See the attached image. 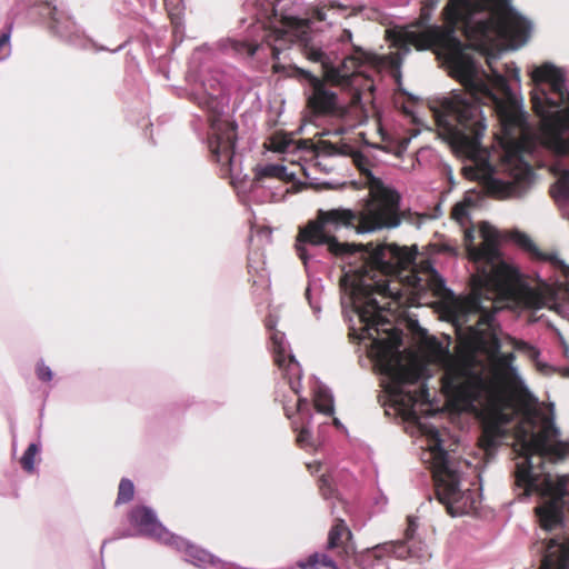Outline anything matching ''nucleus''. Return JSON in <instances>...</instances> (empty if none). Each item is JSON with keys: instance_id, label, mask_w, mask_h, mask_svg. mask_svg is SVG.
<instances>
[{"instance_id": "29", "label": "nucleus", "mask_w": 569, "mask_h": 569, "mask_svg": "<svg viewBox=\"0 0 569 569\" xmlns=\"http://www.w3.org/2000/svg\"><path fill=\"white\" fill-rule=\"evenodd\" d=\"M315 16H316V18H317V20H318V21H323V20H326V13H325V11H323V9H322V8H321V9H316V10H315Z\"/></svg>"}, {"instance_id": "6", "label": "nucleus", "mask_w": 569, "mask_h": 569, "mask_svg": "<svg viewBox=\"0 0 569 569\" xmlns=\"http://www.w3.org/2000/svg\"><path fill=\"white\" fill-rule=\"evenodd\" d=\"M438 0H431L430 3H426L421 8L419 19L405 27L403 29L395 32L392 36V46L397 49L396 52H391L388 57L389 64L392 70L397 71L403 57L410 51V47H415L417 50L433 49L438 59L442 61L449 71V74H459L462 79L470 81L472 77L476 79L483 78L480 71L475 69V66L468 60L465 54V44L460 40L458 32L470 39L483 40L486 37H501L505 33V24L510 19H503L501 23L493 17H483L485 23L488 26V30H485L481 34H477L476 21H470V28L465 26L462 21H451L446 14L447 6L443 9L445 27L437 24H429L431 13L437 7ZM470 20H473L472 18Z\"/></svg>"}, {"instance_id": "2", "label": "nucleus", "mask_w": 569, "mask_h": 569, "mask_svg": "<svg viewBox=\"0 0 569 569\" xmlns=\"http://www.w3.org/2000/svg\"><path fill=\"white\" fill-rule=\"evenodd\" d=\"M475 208L473 196L466 194L451 210V218L463 231L466 252L475 267L470 277L471 292L455 302L453 315L456 322L470 331L475 346L487 349L490 365L457 360L448 350H441L439 358L445 367L443 393L457 410L472 412L486 421L479 446L490 457L505 436L500 423L510 419L506 412L512 407L508 385L515 371L513 353L500 352L502 343L495 331V315L516 303L541 309L552 301L556 292L546 282L538 289L518 288L519 272L501 258L496 229L487 222H481L478 230L475 228L471 221Z\"/></svg>"}, {"instance_id": "18", "label": "nucleus", "mask_w": 569, "mask_h": 569, "mask_svg": "<svg viewBox=\"0 0 569 569\" xmlns=\"http://www.w3.org/2000/svg\"><path fill=\"white\" fill-rule=\"evenodd\" d=\"M319 566H325L330 569H339L331 557L321 552H313L306 559L297 561V567L299 569H319Z\"/></svg>"}, {"instance_id": "4", "label": "nucleus", "mask_w": 569, "mask_h": 569, "mask_svg": "<svg viewBox=\"0 0 569 569\" xmlns=\"http://www.w3.org/2000/svg\"><path fill=\"white\" fill-rule=\"evenodd\" d=\"M311 30L309 19L282 17L280 20L270 21L269 24H254L252 34L259 33L256 39H230L228 47L238 54L252 57L261 44L266 43L276 60L290 43H299L302 53L309 60L321 63L326 78L331 83L328 84L312 73L302 71L311 88L307 100L311 112L347 128L362 124L368 119V109L362 102L359 89L363 78L358 68L367 60V53L351 42V31L342 29L337 40L341 44H350L353 52L346 54L336 67L320 48L311 43Z\"/></svg>"}, {"instance_id": "9", "label": "nucleus", "mask_w": 569, "mask_h": 569, "mask_svg": "<svg viewBox=\"0 0 569 569\" xmlns=\"http://www.w3.org/2000/svg\"><path fill=\"white\" fill-rule=\"evenodd\" d=\"M191 98L209 112L208 146L212 158L221 166L223 174L231 173L234 163L237 124L222 117L221 102L213 92H207L204 84L201 91H193Z\"/></svg>"}, {"instance_id": "27", "label": "nucleus", "mask_w": 569, "mask_h": 569, "mask_svg": "<svg viewBox=\"0 0 569 569\" xmlns=\"http://www.w3.org/2000/svg\"><path fill=\"white\" fill-rule=\"evenodd\" d=\"M319 488H320L321 495L326 499H329L333 493V489L330 483V478L328 476H322L320 478Z\"/></svg>"}, {"instance_id": "11", "label": "nucleus", "mask_w": 569, "mask_h": 569, "mask_svg": "<svg viewBox=\"0 0 569 569\" xmlns=\"http://www.w3.org/2000/svg\"><path fill=\"white\" fill-rule=\"evenodd\" d=\"M446 14L451 21H462L465 26L470 27V19H477V32L487 30L488 26L483 17H493L498 23L503 19H512L508 9V0H449Z\"/></svg>"}, {"instance_id": "28", "label": "nucleus", "mask_w": 569, "mask_h": 569, "mask_svg": "<svg viewBox=\"0 0 569 569\" xmlns=\"http://www.w3.org/2000/svg\"><path fill=\"white\" fill-rule=\"evenodd\" d=\"M306 296H307V299H308V302H309L311 309L313 310V313L316 316H318L320 313L321 308L317 303H313V301L311 300V295H310V290L309 289H307Z\"/></svg>"}, {"instance_id": "20", "label": "nucleus", "mask_w": 569, "mask_h": 569, "mask_svg": "<svg viewBox=\"0 0 569 569\" xmlns=\"http://www.w3.org/2000/svg\"><path fill=\"white\" fill-rule=\"evenodd\" d=\"M269 143L270 148L277 152H290L297 148L293 138L287 133H274Z\"/></svg>"}, {"instance_id": "12", "label": "nucleus", "mask_w": 569, "mask_h": 569, "mask_svg": "<svg viewBox=\"0 0 569 569\" xmlns=\"http://www.w3.org/2000/svg\"><path fill=\"white\" fill-rule=\"evenodd\" d=\"M417 528V521L413 518H408V527L405 532L406 541H391L378 545L371 549V555L375 558H382L385 555H392L399 559L412 558L419 562L429 559L431 553L428 546L425 542L415 539Z\"/></svg>"}, {"instance_id": "33", "label": "nucleus", "mask_w": 569, "mask_h": 569, "mask_svg": "<svg viewBox=\"0 0 569 569\" xmlns=\"http://www.w3.org/2000/svg\"><path fill=\"white\" fill-rule=\"evenodd\" d=\"M249 269L250 270L253 269V264H252V259L251 258H249Z\"/></svg>"}, {"instance_id": "16", "label": "nucleus", "mask_w": 569, "mask_h": 569, "mask_svg": "<svg viewBox=\"0 0 569 569\" xmlns=\"http://www.w3.org/2000/svg\"><path fill=\"white\" fill-rule=\"evenodd\" d=\"M351 537V532L342 519H338L337 523L330 529L328 535L327 549H339L338 555H348L349 546L346 540Z\"/></svg>"}, {"instance_id": "31", "label": "nucleus", "mask_w": 569, "mask_h": 569, "mask_svg": "<svg viewBox=\"0 0 569 569\" xmlns=\"http://www.w3.org/2000/svg\"><path fill=\"white\" fill-rule=\"evenodd\" d=\"M272 68L274 72H280L282 70V67L277 62L273 63Z\"/></svg>"}, {"instance_id": "34", "label": "nucleus", "mask_w": 569, "mask_h": 569, "mask_svg": "<svg viewBox=\"0 0 569 569\" xmlns=\"http://www.w3.org/2000/svg\"><path fill=\"white\" fill-rule=\"evenodd\" d=\"M308 468H309V470H310L311 472H313V465L309 463V465H308Z\"/></svg>"}, {"instance_id": "35", "label": "nucleus", "mask_w": 569, "mask_h": 569, "mask_svg": "<svg viewBox=\"0 0 569 569\" xmlns=\"http://www.w3.org/2000/svg\"><path fill=\"white\" fill-rule=\"evenodd\" d=\"M330 6L333 8L336 6L335 1H330Z\"/></svg>"}, {"instance_id": "32", "label": "nucleus", "mask_w": 569, "mask_h": 569, "mask_svg": "<svg viewBox=\"0 0 569 569\" xmlns=\"http://www.w3.org/2000/svg\"><path fill=\"white\" fill-rule=\"evenodd\" d=\"M333 423H335V426H337V427H340V426H341V423H340L339 419H337V418H333Z\"/></svg>"}, {"instance_id": "15", "label": "nucleus", "mask_w": 569, "mask_h": 569, "mask_svg": "<svg viewBox=\"0 0 569 569\" xmlns=\"http://www.w3.org/2000/svg\"><path fill=\"white\" fill-rule=\"evenodd\" d=\"M511 239L533 258L550 263L555 271L561 273L565 278H569V266L557 253L540 251L530 237L521 231H513Z\"/></svg>"}, {"instance_id": "25", "label": "nucleus", "mask_w": 569, "mask_h": 569, "mask_svg": "<svg viewBox=\"0 0 569 569\" xmlns=\"http://www.w3.org/2000/svg\"><path fill=\"white\" fill-rule=\"evenodd\" d=\"M37 378L42 382H50L53 379V372L43 360H39L36 365Z\"/></svg>"}, {"instance_id": "24", "label": "nucleus", "mask_w": 569, "mask_h": 569, "mask_svg": "<svg viewBox=\"0 0 569 569\" xmlns=\"http://www.w3.org/2000/svg\"><path fill=\"white\" fill-rule=\"evenodd\" d=\"M11 26H7L0 33V61L6 60L11 53Z\"/></svg>"}, {"instance_id": "19", "label": "nucleus", "mask_w": 569, "mask_h": 569, "mask_svg": "<svg viewBox=\"0 0 569 569\" xmlns=\"http://www.w3.org/2000/svg\"><path fill=\"white\" fill-rule=\"evenodd\" d=\"M381 136V143L376 147L397 157H400L407 150L410 142V138L407 137L395 139L385 133Z\"/></svg>"}, {"instance_id": "14", "label": "nucleus", "mask_w": 569, "mask_h": 569, "mask_svg": "<svg viewBox=\"0 0 569 569\" xmlns=\"http://www.w3.org/2000/svg\"><path fill=\"white\" fill-rule=\"evenodd\" d=\"M295 177L293 172H288L287 168L278 163L258 164L254 168V177L252 180L251 188L253 190L259 188H266L270 190V200L278 202L284 199L286 193L289 192V188L284 184L292 180Z\"/></svg>"}, {"instance_id": "1", "label": "nucleus", "mask_w": 569, "mask_h": 569, "mask_svg": "<svg viewBox=\"0 0 569 569\" xmlns=\"http://www.w3.org/2000/svg\"><path fill=\"white\" fill-rule=\"evenodd\" d=\"M329 152L351 156L366 177L369 199L358 211L345 208L318 210L316 219L299 230L297 254L306 266L313 257L311 249L318 246H326L335 256L346 257L348 269L340 281L341 305L343 308L349 306L358 318L359 329L352 328L358 339L370 341L369 353L381 375V383H426L427 366L416 357H405L399 350L402 333L392 325L391 307L385 315L376 295L390 298L399 307L408 300H419L428 291L439 295L445 289L443 280L429 261H421L418 267L416 252L406 248L338 241L336 232L342 228H355L358 233L396 228L402 214L399 193L372 174L365 151L330 144Z\"/></svg>"}, {"instance_id": "21", "label": "nucleus", "mask_w": 569, "mask_h": 569, "mask_svg": "<svg viewBox=\"0 0 569 569\" xmlns=\"http://www.w3.org/2000/svg\"><path fill=\"white\" fill-rule=\"evenodd\" d=\"M40 451V447L37 443H30L23 456L20 459L21 467L27 472L34 471L36 457Z\"/></svg>"}, {"instance_id": "5", "label": "nucleus", "mask_w": 569, "mask_h": 569, "mask_svg": "<svg viewBox=\"0 0 569 569\" xmlns=\"http://www.w3.org/2000/svg\"><path fill=\"white\" fill-rule=\"evenodd\" d=\"M559 430L547 425L537 430L535 418H526L517 428L513 451L521 460L516 463V485L523 493H536L540 503L535 508L540 526L533 550L540 556L538 569H568L569 566V476L542 470V459L561 460L569 455V441L558 439Z\"/></svg>"}, {"instance_id": "8", "label": "nucleus", "mask_w": 569, "mask_h": 569, "mask_svg": "<svg viewBox=\"0 0 569 569\" xmlns=\"http://www.w3.org/2000/svg\"><path fill=\"white\" fill-rule=\"evenodd\" d=\"M274 362L281 370L283 379L287 381L291 392L297 399H282V406L291 426L297 432V443L303 449H313L316 447L315 439L310 433V425L312 420L311 405L306 398L300 396V379L302 370L299 362L288 351L284 335L273 330L270 336Z\"/></svg>"}, {"instance_id": "30", "label": "nucleus", "mask_w": 569, "mask_h": 569, "mask_svg": "<svg viewBox=\"0 0 569 569\" xmlns=\"http://www.w3.org/2000/svg\"><path fill=\"white\" fill-rule=\"evenodd\" d=\"M274 326H276V321L269 317L267 320H266V327L272 331L274 329Z\"/></svg>"}, {"instance_id": "26", "label": "nucleus", "mask_w": 569, "mask_h": 569, "mask_svg": "<svg viewBox=\"0 0 569 569\" xmlns=\"http://www.w3.org/2000/svg\"><path fill=\"white\" fill-rule=\"evenodd\" d=\"M182 2L183 0H164L169 16L172 22L176 24V27L178 26V19L182 8Z\"/></svg>"}, {"instance_id": "10", "label": "nucleus", "mask_w": 569, "mask_h": 569, "mask_svg": "<svg viewBox=\"0 0 569 569\" xmlns=\"http://www.w3.org/2000/svg\"><path fill=\"white\" fill-rule=\"evenodd\" d=\"M129 522L137 535L154 539L183 552L186 561L199 568L227 563L213 557L208 551L190 543L186 539L169 532L158 520L156 512L146 506L133 508L129 513Z\"/></svg>"}, {"instance_id": "7", "label": "nucleus", "mask_w": 569, "mask_h": 569, "mask_svg": "<svg viewBox=\"0 0 569 569\" xmlns=\"http://www.w3.org/2000/svg\"><path fill=\"white\" fill-rule=\"evenodd\" d=\"M529 74L533 82L532 109L540 119L541 143L569 160V92L565 73L553 63L545 62L533 67ZM551 192L557 200H569V170L559 173Z\"/></svg>"}, {"instance_id": "3", "label": "nucleus", "mask_w": 569, "mask_h": 569, "mask_svg": "<svg viewBox=\"0 0 569 569\" xmlns=\"http://www.w3.org/2000/svg\"><path fill=\"white\" fill-rule=\"evenodd\" d=\"M510 22L507 21L501 37H486L483 40L470 39L472 50L465 47V54L480 71L483 79H462L450 74L466 89L452 92L430 106L438 136L459 154L487 167V151L481 146L486 129L480 104L488 106L496 114L501 129V144L505 149L503 170L508 173L506 181L493 180L491 192L498 198H520L533 182V170L523 158L525 139L528 133L527 116L522 106L510 89L507 78L520 81V70L513 63H505L503 72L496 66L500 54L508 49L523 46L530 36L531 23L520 16L508 0Z\"/></svg>"}, {"instance_id": "23", "label": "nucleus", "mask_w": 569, "mask_h": 569, "mask_svg": "<svg viewBox=\"0 0 569 569\" xmlns=\"http://www.w3.org/2000/svg\"><path fill=\"white\" fill-rule=\"evenodd\" d=\"M506 340L513 349L527 353L532 359L537 358L539 355V351L535 347L522 340H518L510 336H507Z\"/></svg>"}, {"instance_id": "13", "label": "nucleus", "mask_w": 569, "mask_h": 569, "mask_svg": "<svg viewBox=\"0 0 569 569\" xmlns=\"http://www.w3.org/2000/svg\"><path fill=\"white\" fill-rule=\"evenodd\" d=\"M40 13L50 19V28L63 40L81 48L94 47L92 40L84 36L71 17L52 2H43L40 6Z\"/></svg>"}, {"instance_id": "22", "label": "nucleus", "mask_w": 569, "mask_h": 569, "mask_svg": "<svg viewBox=\"0 0 569 569\" xmlns=\"http://www.w3.org/2000/svg\"><path fill=\"white\" fill-rule=\"evenodd\" d=\"M134 495V486L131 480L129 479H121L118 488V497H117V505L127 503L129 502Z\"/></svg>"}, {"instance_id": "17", "label": "nucleus", "mask_w": 569, "mask_h": 569, "mask_svg": "<svg viewBox=\"0 0 569 569\" xmlns=\"http://www.w3.org/2000/svg\"><path fill=\"white\" fill-rule=\"evenodd\" d=\"M313 408L319 412L329 417L335 411L333 397L330 390L322 383L316 381L312 387Z\"/></svg>"}]
</instances>
